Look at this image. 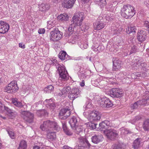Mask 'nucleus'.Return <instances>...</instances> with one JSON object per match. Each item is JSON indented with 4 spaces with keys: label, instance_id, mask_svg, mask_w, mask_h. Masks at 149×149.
<instances>
[{
    "label": "nucleus",
    "instance_id": "obj_3",
    "mask_svg": "<svg viewBox=\"0 0 149 149\" xmlns=\"http://www.w3.org/2000/svg\"><path fill=\"white\" fill-rule=\"evenodd\" d=\"M85 18L84 13L80 12L78 14L76 13L73 17L71 23L76 26H81L82 21Z\"/></svg>",
    "mask_w": 149,
    "mask_h": 149
},
{
    "label": "nucleus",
    "instance_id": "obj_41",
    "mask_svg": "<svg viewBox=\"0 0 149 149\" xmlns=\"http://www.w3.org/2000/svg\"><path fill=\"white\" fill-rule=\"evenodd\" d=\"M7 131L10 138L12 139H14L15 138V134L13 131L8 130H7Z\"/></svg>",
    "mask_w": 149,
    "mask_h": 149
},
{
    "label": "nucleus",
    "instance_id": "obj_47",
    "mask_svg": "<svg viewBox=\"0 0 149 149\" xmlns=\"http://www.w3.org/2000/svg\"><path fill=\"white\" fill-rule=\"evenodd\" d=\"M19 146L26 148V143L25 141L22 140L21 141Z\"/></svg>",
    "mask_w": 149,
    "mask_h": 149
},
{
    "label": "nucleus",
    "instance_id": "obj_27",
    "mask_svg": "<svg viewBox=\"0 0 149 149\" xmlns=\"http://www.w3.org/2000/svg\"><path fill=\"white\" fill-rule=\"evenodd\" d=\"M57 18L59 20L64 22L68 21L69 17L66 13H64L58 16Z\"/></svg>",
    "mask_w": 149,
    "mask_h": 149
},
{
    "label": "nucleus",
    "instance_id": "obj_49",
    "mask_svg": "<svg viewBox=\"0 0 149 149\" xmlns=\"http://www.w3.org/2000/svg\"><path fill=\"white\" fill-rule=\"evenodd\" d=\"M139 105H141L138 102V101L134 103L133 104H132L131 106V108L133 109H135L137 108Z\"/></svg>",
    "mask_w": 149,
    "mask_h": 149
},
{
    "label": "nucleus",
    "instance_id": "obj_51",
    "mask_svg": "<svg viewBox=\"0 0 149 149\" xmlns=\"http://www.w3.org/2000/svg\"><path fill=\"white\" fill-rule=\"evenodd\" d=\"M144 25L146 27L148 31H149V22L146 21H144Z\"/></svg>",
    "mask_w": 149,
    "mask_h": 149
},
{
    "label": "nucleus",
    "instance_id": "obj_34",
    "mask_svg": "<svg viewBox=\"0 0 149 149\" xmlns=\"http://www.w3.org/2000/svg\"><path fill=\"white\" fill-rule=\"evenodd\" d=\"M143 128L145 131L149 130V119L146 120L144 122Z\"/></svg>",
    "mask_w": 149,
    "mask_h": 149
},
{
    "label": "nucleus",
    "instance_id": "obj_8",
    "mask_svg": "<svg viewBox=\"0 0 149 149\" xmlns=\"http://www.w3.org/2000/svg\"><path fill=\"white\" fill-rule=\"evenodd\" d=\"M21 113L24 119L26 121L29 123L33 121L34 116L33 113L26 111H22Z\"/></svg>",
    "mask_w": 149,
    "mask_h": 149
},
{
    "label": "nucleus",
    "instance_id": "obj_50",
    "mask_svg": "<svg viewBox=\"0 0 149 149\" xmlns=\"http://www.w3.org/2000/svg\"><path fill=\"white\" fill-rule=\"evenodd\" d=\"M121 133L122 134H126L130 133L129 130L125 129H122Z\"/></svg>",
    "mask_w": 149,
    "mask_h": 149
},
{
    "label": "nucleus",
    "instance_id": "obj_25",
    "mask_svg": "<svg viewBox=\"0 0 149 149\" xmlns=\"http://www.w3.org/2000/svg\"><path fill=\"white\" fill-rule=\"evenodd\" d=\"M102 135L94 136L91 138L92 141L94 143H97L102 141Z\"/></svg>",
    "mask_w": 149,
    "mask_h": 149
},
{
    "label": "nucleus",
    "instance_id": "obj_32",
    "mask_svg": "<svg viewBox=\"0 0 149 149\" xmlns=\"http://www.w3.org/2000/svg\"><path fill=\"white\" fill-rule=\"evenodd\" d=\"M74 131L76 134H79L82 131V127L80 125L76 126L75 127H72Z\"/></svg>",
    "mask_w": 149,
    "mask_h": 149
},
{
    "label": "nucleus",
    "instance_id": "obj_1",
    "mask_svg": "<svg viewBox=\"0 0 149 149\" xmlns=\"http://www.w3.org/2000/svg\"><path fill=\"white\" fill-rule=\"evenodd\" d=\"M121 14L123 17L127 19L132 17L135 14L133 7L130 5H124L121 10Z\"/></svg>",
    "mask_w": 149,
    "mask_h": 149
},
{
    "label": "nucleus",
    "instance_id": "obj_39",
    "mask_svg": "<svg viewBox=\"0 0 149 149\" xmlns=\"http://www.w3.org/2000/svg\"><path fill=\"white\" fill-rule=\"evenodd\" d=\"M105 107L109 108L111 107L113 105L112 102L110 100L109 98L107 97L106 102H105Z\"/></svg>",
    "mask_w": 149,
    "mask_h": 149
},
{
    "label": "nucleus",
    "instance_id": "obj_37",
    "mask_svg": "<svg viewBox=\"0 0 149 149\" xmlns=\"http://www.w3.org/2000/svg\"><path fill=\"white\" fill-rule=\"evenodd\" d=\"M134 66L136 67L141 68L142 66L143 62L142 61L140 60H136V61H134Z\"/></svg>",
    "mask_w": 149,
    "mask_h": 149
},
{
    "label": "nucleus",
    "instance_id": "obj_64",
    "mask_svg": "<svg viewBox=\"0 0 149 149\" xmlns=\"http://www.w3.org/2000/svg\"><path fill=\"white\" fill-rule=\"evenodd\" d=\"M82 2L84 3H87L88 1V0H81Z\"/></svg>",
    "mask_w": 149,
    "mask_h": 149
},
{
    "label": "nucleus",
    "instance_id": "obj_42",
    "mask_svg": "<svg viewBox=\"0 0 149 149\" xmlns=\"http://www.w3.org/2000/svg\"><path fill=\"white\" fill-rule=\"evenodd\" d=\"M105 18L106 20L108 21H111L113 19L114 17L112 14L109 13L105 16Z\"/></svg>",
    "mask_w": 149,
    "mask_h": 149
},
{
    "label": "nucleus",
    "instance_id": "obj_23",
    "mask_svg": "<svg viewBox=\"0 0 149 149\" xmlns=\"http://www.w3.org/2000/svg\"><path fill=\"white\" fill-rule=\"evenodd\" d=\"M47 138L49 141H54L56 138V135L55 132H49L47 134Z\"/></svg>",
    "mask_w": 149,
    "mask_h": 149
},
{
    "label": "nucleus",
    "instance_id": "obj_26",
    "mask_svg": "<svg viewBox=\"0 0 149 149\" xmlns=\"http://www.w3.org/2000/svg\"><path fill=\"white\" fill-rule=\"evenodd\" d=\"M110 125V122L109 121L107 120L103 121L99 124L100 129L102 130L104 129L105 128L106 126H109Z\"/></svg>",
    "mask_w": 149,
    "mask_h": 149
},
{
    "label": "nucleus",
    "instance_id": "obj_52",
    "mask_svg": "<svg viewBox=\"0 0 149 149\" xmlns=\"http://www.w3.org/2000/svg\"><path fill=\"white\" fill-rule=\"evenodd\" d=\"M125 74V73H124L123 72H120L118 74V77H119L121 78H122L124 77Z\"/></svg>",
    "mask_w": 149,
    "mask_h": 149
},
{
    "label": "nucleus",
    "instance_id": "obj_11",
    "mask_svg": "<svg viewBox=\"0 0 149 149\" xmlns=\"http://www.w3.org/2000/svg\"><path fill=\"white\" fill-rule=\"evenodd\" d=\"M65 39L70 43H74L76 39V36L74 33L66 32L64 34Z\"/></svg>",
    "mask_w": 149,
    "mask_h": 149
},
{
    "label": "nucleus",
    "instance_id": "obj_62",
    "mask_svg": "<svg viewBox=\"0 0 149 149\" xmlns=\"http://www.w3.org/2000/svg\"><path fill=\"white\" fill-rule=\"evenodd\" d=\"M15 3H19V0H12Z\"/></svg>",
    "mask_w": 149,
    "mask_h": 149
},
{
    "label": "nucleus",
    "instance_id": "obj_2",
    "mask_svg": "<svg viewBox=\"0 0 149 149\" xmlns=\"http://www.w3.org/2000/svg\"><path fill=\"white\" fill-rule=\"evenodd\" d=\"M40 128L42 131H46L52 128L57 130L60 129V128L56 122L51 121L50 120L44 121L42 124L40 125Z\"/></svg>",
    "mask_w": 149,
    "mask_h": 149
},
{
    "label": "nucleus",
    "instance_id": "obj_7",
    "mask_svg": "<svg viewBox=\"0 0 149 149\" xmlns=\"http://www.w3.org/2000/svg\"><path fill=\"white\" fill-rule=\"evenodd\" d=\"M18 89L17 83L15 81H12L5 88V91L8 93H14Z\"/></svg>",
    "mask_w": 149,
    "mask_h": 149
},
{
    "label": "nucleus",
    "instance_id": "obj_15",
    "mask_svg": "<svg viewBox=\"0 0 149 149\" xmlns=\"http://www.w3.org/2000/svg\"><path fill=\"white\" fill-rule=\"evenodd\" d=\"M10 27L8 24L6 22L0 21V33H4L8 32Z\"/></svg>",
    "mask_w": 149,
    "mask_h": 149
},
{
    "label": "nucleus",
    "instance_id": "obj_35",
    "mask_svg": "<svg viewBox=\"0 0 149 149\" xmlns=\"http://www.w3.org/2000/svg\"><path fill=\"white\" fill-rule=\"evenodd\" d=\"M106 99V97H102L101 98L99 102V104L101 107H105Z\"/></svg>",
    "mask_w": 149,
    "mask_h": 149
},
{
    "label": "nucleus",
    "instance_id": "obj_45",
    "mask_svg": "<svg viewBox=\"0 0 149 149\" xmlns=\"http://www.w3.org/2000/svg\"><path fill=\"white\" fill-rule=\"evenodd\" d=\"M137 50V47L136 46H135L134 45H132L131 46L130 53L129 54H130L136 52Z\"/></svg>",
    "mask_w": 149,
    "mask_h": 149
},
{
    "label": "nucleus",
    "instance_id": "obj_54",
    "mask_svg": "<svg viewBox=\"0 0 149 149\" xmlns=\"http://www.w3.org/2000/svg\"><path fill=\"white\" fill-rule=\"evenodd\" d=\"M62 127L63 129V130L64 131L68 129V128L66 126V124L65 122L62 123Z\"/></svg>",
    "mask_w": 149,
    "mask_h": 149
},
{
    "label": "nucleus",
    "instance_id": "obj_61",
    "mask_svg": "<svg viewBox=\"0 0 149 149\" xmlns=\"http://www.w3.org/2000/svg\"><path fill=\"white\" fill-rule=\"evenodd\" d=\"M84 83H85V82H84V81L83 80V81H82L80 83V85L81 86H84L85 85Z\"/></svg>",
    "mask_w": 149,
    "mask_h": 149
},
{
    "label": "nucleus",
    "instance_id": "obj_29",
    "mask_svg": "<svg viewBox=\"0 0 149 149\" xmlns=\"http://www.w3.org/2000/svg\"><path fill=\"white\" fill-rule=\"evenodd\" d=\"M136 29L135 26H130L128 27V29L127 30V33L129 34L130 36H132V34L133 35L134 34L136 31Z\"/></svg>",
    "mask_w": 149,
    "mask_h": 149
},
{
    "label": "nucleus",
    "instance_id": "obj_12",
    "mask_svg": "<svg viewBox=\"0 0 149 149\" xmlns=\"http://www.w3.org/2000/svg\"><path fill=\"white\" fill-rule=\"evenodd\" d=\"M110 95L112 97H118L122 96V92L118 88H113L110 92Z\"/></svg>",
    "mask_w": 149,
    "mask_h": 149
},
{
    "label": "nucleus",
    "instance_id": "obj_22",
    "mask_svg": "<svg viewBox=\"0 0 149 149\" xmlns=\"http://www.w3.org/2000/svg\"><path fill=\"white\" fill-rule=\"evenodd\" d=\"M146 34L145 31L141 30L138 33L137 39L140 42H142L146 39Z\"/></svg>",
    "mask_w": 149,
    "mask_h": 149
},
{
    "label": "nucleus",
    "instance_id": "obj_53",
    "mask_svg": "<svg viewBox=\"0 0 149 149\" xmlns=\"http://www.w3.org/2000/svg\"><path fill=\"white\" fill-rule=\"evenodd\" d=\"M45 30L44 29H39L38 31L39 33L40 34H43L45 33Z\"/></svg>",
    "mask_w": 149,
    "mask_h": 149
},
{
    "label": "nucleus",
    "instance_id": "obj_33",
    "mask_svg": "<svg viewBox=\"0 0 149 149\" xmlns=\"http://www.w3.org/2000/svg\"><path fill=\"white\" fill-rule=\"evenodd\" d=\"M66 56H68L66 52L64 51L61 52L58 54L59 58L61 60H65L66 59Z\"/></svg>",
    "mask_w": 149,
    "mask_h": 149
},
{
    "label": "nucleus",
    "instance_id": "obj_14",
    "mask_svg": "<svg viewBox=\"0 0 149 149\" xmlns=\"http://www.w3.org/2000/svg\"><path fill=\"white\" fill-rule=\"evenodd\" d=\"M44 104L51 111H53L56 107L54 102L52 99L46 100L44 102Z\"/></svg>",
    "mask_w": 149,
    "mask_h": 149
},
{
    "label": "nucleus",
    "instance_id": "obj_21",
    "mask_svg": "<svg viewBox=\"0 0 149 149\" xmlns=\"http://www.w3.org/2000/svg\"><path fill=\"white\" fill-rule=\"evenodd\" d=\"M79 118L78 117L73 116L70 120L69 123L71 127H75L78 124Z\"/></svg>",
    "mask_w": 149,
    "mask_h": 149
},
{
    "label": "nucleus",
    "instance_id": "obj_38",
    "mask_svg": "<svg viewBox=\"0 0 149 149\" xmlns=\"http://www.w3.org/2000/svg\"><path fill=\"white\" fill-rule=\"evenodd\" d=\"M85 125L88 128L94 129L96 127V125L94 123L88 122L86 123Z\"/></svg>",
    "mask_w": 149,
    "mask_h": 149
},
{
    "label": "nucleus",
    "instance_id": "obj_17",
    "mask_svg": "<svg viewBox=\"0 0 149 149\" xmlns=\"http://www.w3.org/2000/svg\"><path fill=\"white\" fill-rule=\"evenodd\" d=\"M76 0H63L62 4L65 8H71L75 3Z\"/></svg>",
    "mask_w": 149,
    "mask_h": 149
},
{
    "label": "nucleus",
    "instance_id": "obj_40",
    "mask_svg": "<svg viewBox=\"0 0 149 149\" xmlns=\"http://www.w3.org/2000/svg\"><path fill=\"white\" fill-rule=\"evenodd\" d=\"M76 26L72 23L70 25L68 28V31L67 32H68V33L70 32L71 33H73L74 28Z\"/></svg>",
    "mask_w": 149,
    "mask_h": 149
},
{
    "label": "nucleus",
    "instance_id": "obj_31",
    "mask_svg": "<svg viewBox=\"0 0 149 149\" xmlns=\"http://www.w3.org/2000/svg\"><path fill=\"white\" fill-rule=\"evenodd\" d=\"M12 102L14 105L20 108L23 107L24 108H26L27 107L26 105H23L21 102H17L15 100H13Z\"/></svg>",
    "mask_w": 149,
    "mask_h": 149
},
{
    "label": "nucleus",
    "instance_id": "obj_59",
    "mask_svg": "<svg viewBox=\"0 0 149 149\" xmlns=\"http://www.w3.org/2000/svg\"><path fill=\"white\" fill-rule=\"evenodd\" d=\"M97 1L98 2H100V3H103L104 4L106 3L105 0H97Z\"/></svg>",
    "mask_w": 149,
    "mask_h": 149
},
{
    "label": "nucleus",
    "instance_id": "obj_10",
    "mask_svg": "<svg viewBox=\"0 0 149 149\" xmlns=\"http://www.w3.org/2000/svg\"><path fill=\"white\" fill-rule=\"evenodd\" d=\"M80 92V91L79 88L74 87L69 92L68 97L71 100H73L78 97Z\"/></svg>",
    "mask_w": 149,
    "mask_h": 149
},
{
    "label": "nucleus",
    "instance_id": "obj_13",
    "mask_svg": "<svg viewBox=\"0 0 149 149\" xmlns=\"http://www.w3.org/2000/svg\"><path fill=\"white\" fill-rule=\"evenodd\" d=\"M113 71H117L119 70L122 66V63L118 58L113 59Z\"/></svg>",
    "mask_w": 149,
    "mask_h": 149
},
{
    "label": "nucleus",
    "instance_id": "obj_4",
    "mask_svg": "<svg viewBox=\"0 0 149 149\" xmlns=\"http://www.w3.org/2000/svg\"><path fill=\"white\" fill-rule=\"evenodd\" d=\"M107 138L109 139L113 140L118 137V132L116 130L111 128L106 129L104 131Z\"/></svg>",
    "mask_w": 149,
    "mask_h": 149
},
{
    "label": "nucleus",
    "instance_id": "obj_60",
    "mask_svg": "<svg viewBox=\"0 0 149 149\" xmlns=\"http://www.w3.org/2000/svg\"><path fill=\"white\" fill-rule=\"evenodd\" d=\"M4 105L0 102V111L2 110L4 108Z\"/></svg>",
    "mask_w": 149,
    "mask_h": 149
},
{
    "label": "nucleus",
    "instance_id": "obj_6",
    "mask_svg": "<svg viewBox=\"0 0 149 149\" xmlns=\"http://www.w3.org/2000/svg\"><path fill=\"white\" fill-rule=\"evenodd\" d=\"M63 35V33L60 32L58 29H55L50 32V40L54 42L57 41L62 38Z\"/></svg>",
    "mask_w": 149,
    "mask_h": 149
},
{
    "label": "nucleus",
    "instance_id": "obj_9",
    "mask_svg": "<svg viewBox=\"0 0 149 149\" xmlns=\"http://www.w3.org/2000/svg\"><path fill=\"white\" fill-rule=\"evenodd\" d=\"M101 117L100 113L98 111H94L90 113L88 116L89 119L91 121H96L99 120Z\"/></svg>",
    "mask_w": 149,
    "mask_h": 149
},
{
    "label": "nucleus",
    "instance_id": "obj_36",
    "mask_svg": "<svg viewBox=\"0 0 149 149\" xmlns=\"http://www.w3.org/2000/svg\"><path fill=\"white\" fill-rule=\"evenodd\" d=\"M37 113L39 116H46L48 115L46 111L44 109L38 111L37 112Z\"/></svg>",
    "mask_w": 149,
    "mask_h": 149
},
{
    "label": "nucleus",
    "instance_id": "obj_5",
    "mask_svg": "<svg viewBox=\"0 0 149 149\" xmlns=\"http://www.w3.org/2000/svg\"><path fill=\"white\" fill-rule=\"evenodd\" d=\"M57 71L60 75V78L63 80H67L68 79V73L65 67L56 63L55 64Z\"/></svg>",
    "mask_w": 149,
    "mask_h": 149
},
{
    "label": "nucleus",
    "instance_id": "obj_46",
    "mask_svg": "<svg viewBox=\"0 0 149 149\" xmlns=\"http://www.w3.org/2000/svg\"><path fill=\"white\" fill-rule=\"evenodd\" d=\"M123 146V144H115L113 147V149H122Z\"/></svg>",
    "mask_w": 149,
    "mask_h": 149
},
{
    "label": "nucleus",
    "instance_id": "obj_24",
    "mask_svg": "<svg viewBox=\"0 0 149 149\" xmlns=\"http://www.w3.org/2000/svg\"><path fill=\"white\" fill-rule=\"evenodd\" d=\"M50 5L47 3H43L39 5L40 10L44 12L48 11Z\"/></svg>",
    "mask_w": 149,
    "mask_h": 149
},
{
    "label": "nucleus",
    "instance_id": "obj_56",
    "mask_svg": "<svg viewBox=\"0 0 149 149\" xmlns=\"http://www.w3.org/2000/svg\"><path fill=\"white\" fill-rule=\"evenodd\" d=\"M62 149H74V148L69 147L67 146H64L62 148Z\"/></svg>",
    "mask_w": 149,
    "mask_h": 149
},
{
    "label": "nucleus",
    "instance_id": "obj_43",
    "mask_svg": "<svg viewBox=\"0 0 149 149\" xmlns=\"http://www.w3.org/2000/svg\"><path fill=\"white\" fill-rule=\"evenodd\" d=\"M54 87L53 86L50 85L47 86V87L45 88L44 91H45L48 92V93L50 92L51 91H52L54 90Z\"/></svg>",
    "mask_w": 149,
    "mask_h": 149
},
{
    "label": "nucleus",
    "instance_id": "obj_63",
    "mask_svg": "<svg viewBox=\"0 0 149 149\" xmlns=\"http://www.w3.org/2000/svg\"><path fill=\"white\" fill-rule=\"evenodd\" d=\"M26 149V148L19 146V147L17 149Z\"/></svg>",
    "mask_w": 149,
    "mask_h": 149
},
{
    "label": "nucleus",
    "instance_id": "obj_20",
    "mask_svg": "<svg viewBox=\"0 0 149 149\" xmlns=\"http://www.w3.org/2000/svg\"><path fill=\"white\" fill-rule=\"evenodd\" d=\"M143 144L142 139L141 138H138L134 141L133 146L134 149H139Z\"/></svg>",
    "mask_w": 149,
    "mask_h": 149
},
{
    "label": "nucleus",
    "instance_id": "obj_57",
    "mask_svg": "<svg viewBox=\"0 0 149 149\" xmlns=\"http://www.w3.org/2000/svg\"><path fill=\"white\" fill-rule=\"evenodd\" d=\"M43 147H39L38 146H35L33 148V149H42Z\"/></svg>",
    "mask_w": 149,
    "mask_h": 149
},
{
    "label": "nucleus",
    "instance_id": "obj_28",
    "mask_svg": "<svg viewBox=\"0 0 149 149\" xmlns=\"http://www.w3.org/2000/svg\"><path fill=\"white\" fill-rule=\"evenodd\" d=\"M138 102L141 105H145L147 104H149V96L148 97L147 96L144 99L142 100L138 101Z\"/></svg>",
    "mask_w": 149,
    "mask_h": 149
},
{
    "label": "nucleus",
    "instance_id": "obj_44",
    "mask_svg": "<svg viewBox=\"0 0 149 149\" xmlns=\"http://www.w3.org/2000/svg\"><path fill=\"white\" fill-rule=\"evenodd\" d=\"M4 108V109L6 110L9 113H10L12 115H13V114H16V113L14 112V111L9 108L8 107H6L5 106L3 107Z\"/></svg>",
    "mask_w": 149,
    "mask_h": 149
},
{
    "label": "nucleus",
    "instance_id": "obj_18",
    "mask_svg": "<svg viewBox=\"0 0 149 149\" xmlns=\"http://www.w3.org/2000/svg\"><path fill=\"white\" fill-rule=\"evenodd\" d=\"M105 24L101 21H100L98 19L94 23V28L95 30H99L103 29L105 26Z\"/></svg>",
    "mask_w": 149,
    "mask_h": 149
},
{
    "label": "nucleus",
    "instance_id": "obj_16",
    "mask_svg": "<svg viewBox=\"0 0 149 149\" xmlns=\"http://www.w3.org/2000/svg\"><path fill=\"white\" fill-rule=\"evenodd\" d=\"M79 142L78 146L82 147L83 148L86 147L87 146L89 147L90 146V144L88 141L84 137H80L79 139Z\"/></svg>",
    "mask_w": 149,
    "mask_h": 149
},
{
    "label": "nucleus",
    "instance_id": "obj_30",
    "mask_svg": "<svg viewBox=\"0 0 149 149\" xmlns=\"http://www.w3.org/2000/svg\"><path fill=\"white\" fill-rule=\"evenodd\" d=\"M71 90L70 87L69 86H68L63 88L61 90V92L59 93L58 95L61 96L63 95L66 94L68 92H70V91Z\"/></svg>",
    "mask_w": 149,
    "mask_h": 149
},
{
    "label": "nucleus",
    "instance_id": "obj_58",
    "mask_svg": "<svg viewBox=\"0 0 149 149\" xmlns=\"http://www.w3.org/2000/svg\"><path fill=\"white\" fill-rule=\"evenodd\" d=\"M19 47L22 49H24L25 48V45L24 44H23L22 43H19Z\"/></svg>",
    "mask_w": 149,
    "mask_h": 149
},
{
    "label": "nucleus",
    "instance_id": "obj_55",
    "mask_svg": "<svg viewBox=\"0 0 149 149\" xmlns=\"http://www.w3.org/2000/svg\"><path fill=\"white\" fill-rule=\"evenodd\" d=\"M64 131L65 134L68 135L70 136L72 134V133L68 129L66 130H65Z\"/></svg>",
    "mask_w": 149,
    "mask_h": 149
},
{
    "label": "nucleus",
    "instance_id": "obj_48",
    "mask_svg": "<svg viewBox=\"0 0 149 149\" xmlns=\"http://www.w3.org/2000/svg\"><path fill=\"white\" fill-rule=\"evenodd\" d=\"M141 118V117L139 116H137L134 119L131 120V122L132 124H134L135 122L140 119Z\"/></svg>",
    "mask_w": 149,
    "mask_h": 149
},
{
    "label": "nucleus",
    "instance_id": "obj_19",
    "mask_svg": "<svg viewBox=\"0 0 149 149\" xmlns=\"http://www.w3.org/2000/svg\"><path fill=\"white\" fill-rule=\"evenodd\" d=\"M71 111L70 109H61L59 113L60 116H63L64 119H66L71 114Z\"/></svg>",
    "mask_w": 149,
    "mask_h": 149
}]
</instances>
